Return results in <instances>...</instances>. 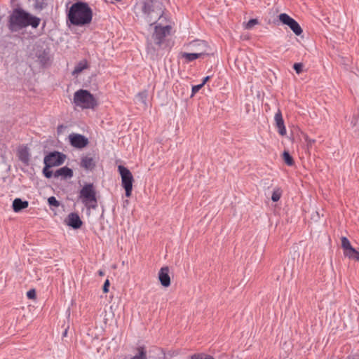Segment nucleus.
I'll list each match as a JSON object with an SVG mask.
<instances>
[{"instance_id": "obj_23", "label": "nucleus", "mask_w": 359, "mask_h": 359, "mask_svg": "<svg viewBox=\"0 0 359 359\" xmlns=\"http://www.w3.org/2000/svg\"><path fill=\"white\" fill-rule=\"evenodd\" d=\"M283 158L285 161V163L289 165V166H292L294 165V160H293V158L292 157V156L289 154L288 151H285L283 153Z\"/></svg>"}, {"instance_id": "obj_30", "label": "nucleus", "mask_w": 359, "mask_h": 359, "mask_svg": "<svg viewBox=\"0 0 359 359\" xmlns=\"http://www.w3.org/2000/svg\"><path fill=\"white\" fill-rule=\"evenodd\" d=\"M48 202L50 205L54 207H58L60 205V202L54 196L49 197L48 198Z\"/></svg>"}, {"instance_id": "obj_24", "label": "nucleus", "mask_w": 359, "mask_h": 359, "mask_svg": "<svg viewBox=\"0 0 359 359\" xmlns=\"http://www.w3.org/2000/svg\"><path fill=\"white\" fill-rule=\"evenodd\" d=\"M341 247L344 250V252H347V251H349L353 248L350 241L346 237L341 238Z\"/></svg>"}, {"instance_id": "obj_33", "label": "nucleus", "mask_w": 359, "mask_h": 359, "mask_svg": "<svg viewBox=\"0 0 359 359\" xmlns=\"http://www.w3.org/2000/svg\"><path fill=\"white\" fill-rule=\"evenodd\" d=\"M109 280L107 279L104 283L103 285V292L104 293H107L109 292Z\"/></svg>"}, {"instance_id": "obj_32", "label": "nucleus", "mask_w": 359, "mask_h": 359, "mask_svg": "<svg viewBox=\"0 0 359 359\" xmlns=\"http://www.w3.org/2000/svg\"><path fill=\"white\" fill-rule=\"evenodd\" d=\"M203 86L201 83V84H198V85H196V86H194L192 87V95L191 96H193L194 94H196L197 92L199 91V90L203 87Z\"/></svg>"}, {"instance_id": "obj_20", "label": "nucleus", "mask_w": 359, "mask_h": 359, "mask_svg": "<svg viewBox=\"0 0 359 359\" xmlns=\"http://www.w3.org/2000/svg\"><path fill=\"white\" fill-rule=\"evenodd\" d=\"M147 93L146 91L140 92L136 95L137 103L140 104L144 109L147 107Z\"/></svg>"}, {"instance_id": "obj_7", "label": "nucleus", "mask_w": 359, "mask_h": 359, "mask_svg": "<svg viewBox=\"0 0 359 359\" xmlns=\"http://www.w3.org/2000/svg\"><path fill=\"white\" fill-rule=\"evenodd\" d=\"M170 28L169 25L155 26L154 32L151 36V40L156 46L158 47L161 46L165 41V36L169 34Z\"/></svg>"}, {"instance_id": "obj_22", "label": "nucleus", "mask_w": 359, "mask_h": 359, "mask_svg": "<svg viewBox=\"0 0 359 359\" xmlns=\"http://www.w3.org/2000/svg\"><path fill=\"white\" fill-rule=\"evenodd\" d=\"M346 257H348L349 259H353L356 261H359V252H358L355 248H352L351 250L347 251V252H344Z\"/></svg>"}, {"instance_id": "obj_37", "label": "nucleus", "mask_w": 359, "mask_h": 359, "mask_svg": "<svg viewBox=\"0 0 359 359\" xmlns=\"http://www.w3.org/2000/svg\"><path fill=\"white\" fill-rule=\"evenodd\" d=\"M98 274H99L100 276H104V272L103 271H102V270H100V271H98Z\"/></svg>"}, {"instance_id": "obj_27", "label": "nucleus", "mask_w": 359, "mask_h": 359, "mask_svg": "<svg viewBox=\"0 0 359 359\" xmlns=\"http://www.w3.org/2000/svg\"><path fill=\"white\" fill-rule=\"evenodd\" d=\"M190 359H214V358L205 353H195L191 355Z\"/></svg>"}, {"instance_id": "obj_6", "label": "nucleus", "mask_w": 359, "mask_h": 359, "mask_svg": "<svg viewBox=\"0 0 359 359\" xmlns=\"http://www.w3.org/2000/svg\"><path fill=\"white\" fill-rule=\"evenodd\" d=\"M118 170L121 177V184L126 190V196L130 197L132 194L133 182L134 181L131 172L123 165H118Z\"/></svg>"}, {"instance_id": "obj_2", "label": "nucleus", "mask_w": 359, "mask_h": 359, "mask_svg": "<svg viewBox=\"0 0 359 359\" xmlns=\"http://www.w3.org/2000/svg\"><path fill=\"white\" fill-rule=\"evenodd\" d=\"M93 11L88 3L77 1L74 3L67 13V21L74 26H84L91 22Z\"/></svg>"}, {"instance_id": "obj_5", "label": "nucleus", "mask_w": 359, "mask_h": 359, "mask_svg": "<svg viewBox=\"0 0 359 359\" xmlns=\"http://www.w3.org/2000/svg\"><path fill=\"white\" fill-rule=\"evenodd\" d=\"M189 46L190 47H194L196 46H198L202 48V50L200 52H195V53H185V52L181 53H180L181 57L184 58L185 60V62L187 63L192 62V61H194L199 57H201L205 55H208V53H206L208 46H207V43L204 41H198V40L193 41L192 42H191L189 44Z\"/></svg>"}, {"instance_id": "obj_38", "label": "nucleus", "mask_w": 359, "mask_h": 359, "mask_svg": "<svg viewBox=\"0 0 359 359\" xmlns=\"http://www.w3.org/2000/svg\"><path fill=\"white\" fill-rule=\"evenodd\" d=\"M150 46H152V42L148 43V48H150Z\"/></svg>"}, {"instance_id": "obj_15", "label": "nucleus", "mask_w": 359, "mask_h": 359, "mask_svg": "<svg viewBox=\"0 0 359 359\" xmlns=\"http://www.w3.org/2000/svg\"><path fill=\"white\" fill-rule=\"evenodd\" d=\"M60 177L63 180L72 178L73 170L67 166L60 168L54 172V177L58 178Z\"/></svg>"}, {"instance_id": "obj_28", "label": "nucleus", "mask_w": 359, "mask_h": 359, "mask_svg": "<svg viewBox=\"0 0 359 359\" xmlns=\"http://www.w3.org/2000/svg\"><path fill=\"white\" fill-rule=\"evenodd\" d=\"M51 166H48L47 164H45V166L43 169V174L47 178H50L52 176H54V173L50 170Z\"/></svg>"}, {"instance_id": "obj_3", "label": "nucleus", "mask_w": 359, "mask_h": 359, "mask_svg": "<svg viewBox=\"0 0 359 359\" xmlns=\"http://www.w3.org/2000/svg\"><path fill=\"white\" fill-rule=\"evenodd\" d=\"M96 190L93 183L86 184L79 191V198L87 209L95 210L97 208Z\"/></svg>"}, {"instance_id": "obj_19", "label": "nucleus", "mask_w": 359, "mask_h": 359, "mask_svg": "<svg viewBox=\"0 0 359 359\" xmlns=\"http://www.w3.org/2000/svg\"><path fill=\"white\" fill-rule=\"evenodd\" d=\"M89 67L88 61L86 60H83L79 62L74 67V69L72 72V75H78L84 69H86Z\"/></svg>"}, {"instance_id": "obj_9", "label": "nucleus", "mask_w": 359, "mask_h": 359, "mask_svg": "<svg viewBox=\"0 0 359 359\" xmlns=\"http://www.w3.org/2000/svg\"><path fill=\"white\" fill-rule=\"evenodd\" d=\"M278 18L283 24L287 25L296 35L299 36L302 33V29L299 23L287 14L281 13Z\"/></svg>"}, {"instance_id": "obj_25", "label": "nucleus", "mask_w": 359, "mask_h": 359, "mask_svg": "<svg viewBox=\"0 0 359 359\" xmlns=\"http://www.w3.org/2000/svg\"><path fill=\"white\" fill-rule=\"evenodd\" d=\"M47 6L46 0H34V8L35 10L41 11Z\"/></svg>"}, {"instance_id": "obj_10", "label": "nucleus", "mask_w": 359, "mask_h": 359, "mask_svg": "<svg viewBox=\"0 0 359 359\" xmlns=\"http://www.w3.org/2000/svg\"><path fill=\"white\" fill-rule=\"evenodd\" d=\"M70 144L75 148L82 149L88 144V140L84 135L72 133L69 135Z\"/></svg>"}, {"instance_id": "obj_13", "label": "nucleus", "mask_w": 359, "mask_h": 359, "mask_svg": "<svg viewBox=\"0 0 359 359\" xmlns=\"http://www.w3.org/2000/svg\"><path fill=\"white\" fill-rule=\"evenodd\" d=\"M66 223L73 229H77L81 226L83 222L77 213L72 212L68 215Z\"/></svg>"}, {"instance_id": "obj_11", "label": "nucleus", "mask_w": 359, "mask_h": 359, "mask_svg": "<svg viewBox=\"0 0 359 359\" xmlns=\"http://www.w3.org/2000/svg\"><path fill=\"white\" fill-rule=\"evenodd\" d=\"M156 4L157 2H154L153 0H146L144 3L142 8L144 13H147L149 15H151V18H152V14L156 13V15L155 16L154 20H156L157 18L159 19L163 13L161 7L155 11L154 6ZM158 4H159L158 3Z\"/></svg>"}, {"instance_id": "obj_8", "label": "nucleus", "mask_w": 359, "mask_h": 359, "mask_svg": "<svg viewBox=\"0 0 359 359\" xmlns=\"http://www.w3.org/2000/svg\"><path fill=\"white\" fill-rule=\"evenodd\" d=\"M66 155L59 151L50 152L48 154L45 156L43 159L44 164H47L48 166L55 167L59 166L65 162Z\"/></svg>"}, {"instance_id": "obj_35", "label": "nucleus", "mask_w": 359, "mask_h": 359, "mask_svg": "<svg viewBox=\"0 0 359 359\" xmlns=\"http://www.w3.org/2000/svg\"><path fill=\"white\" fill-rule=\"evenodd\" d=\"M191 49L194 50L196 52H200L202 50V48L198 46H196L194 47H191Z\"/></svg>"}, {"instance_id": "obj_12", "label": "nucleus", "mask_w": 359, "mask_h": 359, "mask_svg": "<svg viewBox=\"0 0 359 359\" xmlns=\"http://www.w3.org/2000/svg\"><path fill=\"white\" fill-rule=\"evenodd\" d=\"M274 121L276 123V126L278 129V133L281 136H284L286 135L287 130L285 126L284 120L283 118L282 113L280 109L277 111L274 116Z\"/></svg>"}, {"instance_id": "obj_21", "label": "nucleus", "mask_w": 359, "mask_h": 359, "mask_svg": "<svg viewBox=\"0 0 359 359\" xmlns=\"http://www.w3.org/2000/svg\"><path fill=\"white\" fill-rule=\"evenodd\" d=\"M136 350L137 353L130 359H147V350L144 346H140Z\"/></svg>"}, {"instance_id": "obj_14", "label": "nucleus", "mask_w": 359, "mask_h": 359, "mask_svg": "<svg viewBox=\"0 0 359 359\" xmlns=\"http://www.w3.org/2000/svg\"><path fill=\"white\" fill-rule=\"evenodd\" d=\"M158 279L163 287H168L170 285L169 269L168 266L162 267L158 273Z\"/></svg>"}, {"instance_id": "obj_4", "label": "nucleus", "mask_w": 359, "mask_h": 359, "mask_svg": "<svg viewBox=\"0 0 359 359\" xmlns=\"http://www.w3.org/2000/svg\"><path fill=\"white\" fill-rule=\"evenodd\" d=\"M74 102L83 109H93L97 104L94 96L87 90L83 89L75 92Z\"/></svg>"}, {"instance_id": "obj_18", "label": "nucleus", "mask_w": 359, "mask_h": 359, "mask_svg": "<svg viewBox=\"0 0 359 359\" xmlns=\"http://www.w3.org/2000/svg\"><path fill=\"white\" fill-rule=\"evenodd\" d=\"M29 203L27 201H22L20 198H15L13 202V209L14 212H18L28 207Z\"/></svg>"}, {"instance_id": "obj_16", "label": "nucleus", "mask_w": 359, "mask_h": 359, "mask_svg": "<svg viewBox=\"0 0 359 359\" xmlns=\"http://www.w3.org/2000/svg\"><path fill=\"white\" fill-rule=\"evenodd\" d=\"M19 160L25 165H29L30 161V154L27 147H23L18 149Z\"/></svg>"}, {"instance_id": "obj_31", "label": "nucleus", "mask_w": 359, "mask_h": 359, "mask_svg": "<svg viewBox=\"0 0 359 359\" xmlns=\"http://www.w3.org/2000/svg\"><path fill=\"white\" fill-rule=\"evenodd\" d=\"M293 68L296 73L299 74L302 72L303 65L302 63H294Z\"/></svg>"}, {"instance_id": "obj_34", "label": "nucleus", "mask_w": 359, "mask_h": 359, "mask_svg": "<svg viewBox=\"0 0 359 359\" xmlns=\"http://www.w3.org/2000/svg\"><path fill=\"white\" fill-rule=\"evenodd\" d=\"M27 296L29 299H34L36 296L34 290H30L27 292Z\"/></svg>"}, {"instance_id": "obj_1", "label": "nucleus", "mask_w": 359, "mask_h": 359, "mask_svg": "<svg viewBox=\"0 0 359 359\" xmlns=\"http://www.w3.org/2000/svg\"><path fill=\"white\" fill-rule=\"evenodd\" d=\"M40 22V18L33 15L20 7H17L13 9L8 17L7 27L11 32H18L29 26L36 29Z\"/></svg>"}, {"instance_id": "obj_26", "label": "nucleus", "mask_w": 359, "mask_h": 359, "mask_svg": "<svg viewBox=\"0 0 359 359\" xmlns=\"http://www.w3.org/2000/svg\"><path fill=\"white\" fill-rule=\"evenodd\" d=\"M281 196L282 190L280 188H276L272 193L271 200L273 202H277L280 200Z\"/></svg>"}, {"instance_id": "obj_29", "label": "nucleus", "mask_w": 359, "mask_h": 359, "mask_svg": "<svg viewBox=\"0 0 359 359\" xmlns=\"http://www.w3.org/2000/svg\"><path fill=\"white\" fill-rule=\"evenodd\" d=\"M258 23L259 22L257 19H251L245 24V27L247 29H250Z\"/></svg>"}, {"instance_id": "obj_36", "label": "nucleus", "mask_w": 359, "mask_h": 359, "mask_svg": "<svg viewBox=\"0 0 359 359\" xmlns=\"http://www.w3.org/2000/svg\"><path fill=\"white\" fill-rule=\"evenodd\" d=\"M210 76H205V78H203V82L201 83V84H202L203 86H204V85L206 83V82L210 79Z\"/></svg>"}, {"instance_id": "obj_17", "label": "nucleus", "mask_w": 359, "mask_h": 359, "mask_svg": "<svg viewBox=\"0 0 359 359\" xmlns=\"http://www.w3.org/2000/svg\"><path fill=\"white\" fill-rule=\"evenodd\" d=\"M80 165L86 170H92L95 167V161L93 157L86 156L81 158Z\"/></svg>"}]
</instances>
